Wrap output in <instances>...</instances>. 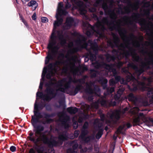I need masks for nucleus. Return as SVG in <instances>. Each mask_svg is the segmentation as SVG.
Instances as JSON below:
<instances>
[{"label":"nucleus","mask_w":153,"mask_h":153,"mask_svg":"<svg viewBox=\"0 0 153 153\" xmlns=\"http://www.w3.org/2000/svg\"><path fill=\"white\" fill-rule=\"evenodd\" d=\"M79 133V131L78 130H75L74 132V137H78Z\"/></svg>","instance_id":"cd10ccee"},{"label":"nucleus","mask_w":153,"mask_h":153,"mask_svg":"<svg viewBox=\"0 0 153 153\" xmlns=\"http://www.w3.org/2000/svg\"><path fill=\"white\" fill-rule=\"evenodd\" d=\"M89 60V58L88 57H85V62H87Z\"/></svg>","instance_id":"ea45409f"},{"label":"nucleus","mask_w":153,"mask_h":153,"mask_svg":"<svg viewBox=\"0 0 153 153\" xmlns=\"http://www.w3.org/2000/svg\"><path fill=\"white\" fill-rule=\"evenodd\" d=\"M35 109L36 111H34V115L32 116L31 120V123L34 128V136H33V133L31 132L27 137L31 141L34 143V148L38 153H40L43 150V148L39 145L42 143L48 145L50 147L61 145L63 141L68 138L67 132L64 131L60 133L58 137L51 136L49 139L48 135H46L44 132L42 133L44 130V126L41 125L37 124V123L39 122V119L42 118V116L40 113H37L38 109L35 107Z\"/></svg>","instance_id":"39448f33"},{"label":"nucleus","mask_w":153,"mask_h":153,"mask_svg":"<svg viewBox=\"0 0 153 153\" xmlns=\"http://www.w3.org/2000/svg\"><path fill=\"white\" fill-rule=\"evenodd\" d=\"M117 136H115V134L113 136V138L115 140L117 138Z\"/></svg>","instance_id":"c03bdc74"},{"label":"nucleus","mask_w":153,"mask_h":153,"mask_svg":"<svg viewBox=\"0 0 153 153\" xmlns=\"http://www.w3.org/2000/svg\"><path fill=\"white\" fill-rule=\"evenodd\" d=\"M83 119L81 117H79L78 120V122L79 123H82V121H83Z\"/></svg>","instance_id":"c9c22d12"},{"label":"nucleus","mask_w":153,"mask_h":153,"mask_svg":"<svg viewBox=\"0 0 153 153\" xmlns=\"http://www.w3.org/2000/svg\"><path fill=\"white\" fill-rule=\"evenodd\" d=\"M145 119V116L143 113H140L138 117L134 119L133 123L134 126L139 125L140 123V120H143Z\"/></svg>","instance_id":"dca6fc26"},{"label":"nucleus","mask_w":153,"mask_h":153,"mask_svg":"<svg viewBox=\"0 0 153 153\" xmlns=\"http://www.w3.org/2000/svg\"><path fill=\"white\" fill-rule=\"evenodd\" d=\"M88 124L87 122H85L84 124L82 130V132L79 136V139L80 140L81 143H87L93 140L95 138V135L93 134L91 135L85 137V136L88 134V131L87 130Z\"/></svg>","instance_id":"9b49d317"},{"label":"nucleus","mask_w":153,"mask_h":153,"mask_svg":"<svg viewBox=\"0 0 153 153\" xmlns=\"http://www.w3.org/2000/svg\"><path fill=\"white\" fill-rule=\"evenodd\" d=\"M79 148L81 149V151L82 152V151L83 152H85L87 151V148H85L84 149V150L82 149V147L81 146V145L80 144L79 146Z\"/></svg>","instance_id":"c85d7f7f"},{"label":"nucleus","mask_w":153,"mask_h":153,"mask_svg":"<svg viewBox=\"0 0 153 153\" xmlns=\"http://www.w3.org/2000/svg\"><path fill=\"white\" fill-rule=\"evenodd\" d=\"M108 54H106L105 56L107 62H114L117 59L118 60L117 62H115L113 64L109 65L106 64L103 61L101 62L96 61L92 63L91 66L94 67L95 69L90 70L91 77L93 78L97 76V81L102 85L104 89H106V91L104 93L105 96L112 93L114 90V87L107 88L108 80L103 77V76L108 74V71H110L112 72L117 82L120 81L122 84H127L128 82L131 81L133 86L131 88L133 91H135L138 89L143 91L147 90H148V97H151L150 94H153V88H148L146 85L145 82H139L134 77H136L138 79L139 76L141 73L145 70L150 68V65H151L150 64H147V61L145 59V57L144 61L143 60V62L146 64L144 67H142L141 62L140 61L136 62L140 63L139 68L138 67L137 65H135L134 63L131 62L128 64V68H124L122 69V72L128 75L126 76V80H125L124 79L121 78L120 76L117 75V71L116 70V68H120L123 63L119 61L120 59H119L117 57L114 60L108 61L106 58V55Z\"/></svg>","instance_id":"f03ea898"},{"label":"nucleus","mask_w":153,"mask_h":153,"mask_svg":"<svg viewBox=\"0 0 153 153\" xmlns=\"http://www.w3.org/2000/svg\"><path fill=\"white\" fill-rule=\"evenodd\" d=\"M108 127L107 126H106L105 127V129L106 130V131H107L108 130Z\"/></svg>","instance_id":"a18cd8bd"},{"label":"nucleus","mask_w":153,"mask_h":153,"mask_svg":"<svg viewBox=\"0 0 153 153\" xmlns=\"http://www.w3.org/2000/svg\"><path fill=\"white\" fill-rule=\"evenodd\" d=\"M16 0V2L17 3H18L17 2V0Z\"/></svg>","instance_id":"09e8293b"},{"label":"nucleus","mask_w":153,"mask_h":153,"mask_svg":"<svg viewBox=\"0 0 153 153\" xmlns=\"http://www.w3.org/2000/svg\"><path fill=\"white\" fill-rule=\"evenodd\" d=\"M94 149L95 153H99V147L97 145H94Z\"/></svg>","instance_id":"bb28decb"},{"label":"nucleus","mask_w":153,"mask_h":153,"mask_svg":"<svg viewBox=\"0 0 153 153\" xmlns=\"http://www.w3.org/2000/svg\"><path fill=\"white\" fill-rule=\"evenodd\" d=\"M74 45V43L72 42H69V44H68V46L69 48H70V49H72V48L73 47ZM73 48H72V49Z\"/></svg>","instance_id":"473e14b6"},{"label":"nucleus","mask_w":153,"mask_h":153,"mask_svg":"<svg viewBox=\"0 0 153 153\" xmlns=\"http://www.w3.org/2000/svg\"><path fill=\"white\" fill-rule=\"evenodd\" d=\"M89 151H91L92 150V147H90L89 148Z\"/></svg>","instance_id":"49530a36"},{"label":"nucleus","mask_w":153,"mask_h":153,"mask_svg":"<svg viewBox=\"0 0 153 153\" xmlns=\"http://www.w3.org/2000/svg\"><path fill=\"white\" fill-rule=\"evenodd\" d=\"M77 58L78 57L76 55H71V61L72 60L73 62H74L75 64V62Z\"/></svg>","instance_id":"b1692460"},{"label":"nucleus","mask_w":153,"mask_h":153,"mask_svg":"<svg viewBox=\"0 0 153 153\" xmlns=\"http://www.w3.org/2000/svg\"><path fill=\"white\" fill-rule=\"evenodd\" d=\"M43 114L44 116V118L40 121L41 123L44 125L49 123L51 120L48 118L50 117V115L46 113H43Z\"/></svg>","instance_id":"a211bd4d"},{"label":"nucleus","mask_w":153,"mask_h":153,"mask_svg":"<svg viewBox=\"0 0 153 153\" xmlns=\"http://www.w3.org/2000/svg\"><path fill=\"white\" fill-rule=\"evenodd\" d=\"M109 85L110 86H113L115 85L117 82L115 81L113 79H111L109 81Z\"/></svg>","instance_id":"a878e982"},{"label":"nucleus","mask_w":153,"mask_h":153,"mask_svg":"<svg viewBox=\"0 0 153 153\" xmlns=\"http://www.w3.org/2000/svg\"><path fill=\"white\" fill-rule=\"evenodd\" d=\"M59 103L60 106H63L64 104V101L63 100H60L59 101Z\"/></svg>","instance_id":"72a5a7b5"},{"label":"nucleus","mask_w":153,"mask_h":153,"mask_svg":"<svg viewBox=\"0 0 153 153\" xmlns=\"http://www.w3.org/2000/svg\"><path fill=\"white\" fill-rule=\"evenodd\" d=\"M78 126V123L76 121H75L73 123V126L75 129H76L77 128Z\"/></svg>","instance_id":"2f4dec72"},{"label":"nucleus","mask_w":153,"mask_h":153,"mask_svg":"<svg viewBox=\"0 0 153 153\" xmlns=\"http://www.w3.org/2000/svg\"><path fill=\"white\" fill-rule=\"evenodd\" d=\"M139 111V109L138 107H134L131 109L130 112L132 114L136 115Z\"/></svg>","instance_id":"4be33fe9"},{"label":"nucleus","mask_w":153,"mask_h":153,"mask_svg":"<svg viewBox=\"0 0 153 153\" xmlns=\"http://www.w3.org/2000/svg\"><path fill=\"white\" fill-rule=\"evenodd\" d=\"M60 63V61H57L54 64H50L48 66V72H47V67H44L42 75V78L40 80L39 88L41 89H42L46 74L47 73L46 76V78L48 79H50L51 77L53 76L56 73L57 70L55 67L56 66L59 65Z\"/></svg>","instance_id":"9d476101"},{"label":"nucleus","mask_w":153,"mask_h":153,"mask_svg":"<svg viewBox=\"0 0 153 153\" xmlns=\"http://www.w3.org/2000/svg\"><path fill=\"white\" fill-rule=\"evenodd\" d=\"M151 98H152V102H153V95L151 96Z\"/></svg>","instance_id":"de8ad7c7"},{"label":"nucleus","mask_w":153,"mask_h":153,"mask_svg":"<svg viewBox=\"0 0 153 153\" xmlns=\"http://www.w3.org/2000/svg\"><path fill=\"white\" fill-rule=\"evenodd\" d=\"M41 21L42 22L45 23L48 21V19L46 17H42L41 19Z\"/></svg>","instance_id":"7c9ffc66"},{"label":"nucleus","mask_w":153,"mask_h":153,"mask_svg":"<svg viewBox=\"0 0 153 153\" xmlns=\"http://www.w3.org/2000/svg\"><path fill=\"white\" fill-rule=\"evenodd\" d=\"M32 18L33 20H35L36 19V15L35 13H34L32 16Z\"/></svg>","instance_id":"e433bc0d"},{"label":"nucleus","mask_w":153,"mask_h":153,"mask_svg":"<svg viewBox=\"0 0 153 153\" xmlns=\"http://www.w3.org/2000/svg\"><path fill=\"white\" fill-rule=\"evenodd\" d=\"M77 142V140H75L70 142V144L72 146V148L67 150V153H77V147L78 144Z\"/></svg>","instance_id":"ddd939ff"},{"label":"nucleus","mask_w":153,"mask_h":153,"mask_svg":"<svg viewBox=\"0 0 153 153\" xmlns=\"http://www.w3.org/2000/svg\"><path fill=\"white\" fill-rule=\"evenodd\" d=\"M100 121V120L99 119H96L95 121H94V123H97L96 125H98L99 122Z\"/></svg>","instance_id":"58836bf2"},{"label":"nucleus","mask_w":153,"mask_h":153,"mask_svg":"<svg viewBox=\"0 0 153 153\" xmlns=\"http://www.w3.org/2000/svg\"><path fill=\"white\" fill-rule=\"evenodd\" d=\"M99 153H100V152H99Z\"/></svg>","instance_id":"864d4df0"},{"label":"nucleus","mask_w":153,"mask_h":153,"mask_svg":"<svg viewBox=\"0 0 153 153\" xmlns=\"http://www.w3.org/2000/svg\"><path fill=\"white\" fill-rule=\"evenodd\" d=\"M74 35L76 37L75 42L77 47L70 49L67 52V54L65 57L67 58L68 62L62 68V72L65 75H68V76L65 78L69 79L71 78L72 81L70 83V87L72 82L77 84L76 88L78 85H81L79 91L83 88L82 85L85 83L86 87L85 91L86 93L89 95L88 99L89 100L91 101L93 99V96H99L100 89L99 87L95 85L94 83L91 81L85 83L86 79L88 77L86 75L83 76L80 79H76L75 78V76L77 74L81 68V66H76L74 62H72L71 61V57H69V54L71 55L77 51L81 50L82 48H85L88 51V56L91 61L92 62L95 61L96 59V55L97 54L98 50L106 52L108 50L106 48L102 45L98 47L96 42H94L89 40L88 42H86L87 39L84 36L79 33H74ZM71 89L73 88H71Z\"/></svg>","instance_id":"7ed1b4c3"},{"label":"nucleus","mask_w":153,"mask_h":153,"mask_svg":"<svg viewBox=\"0 0 153 153\" xmlns=\"http://www.w3.org/2000/svg\"><path fill=\"white\" fill-rule=\"evenodd\" d=\"M140 11L141 12L142 11V9H140Z\"/></svg>","instance_id":"8fccbe9b"},{"label":"nucleus","mask_w":153,"mask_h":153,"mask_svg":"<svg viewBox=\"0 0 153 153\" xmlns=\"http://www.w3.org/2000/svg\"><path fill=\"white\" fill-rule=\"evenodd\" d=\"M29 153H35V151L33 149L31 148L29 150Z\"/></svg>","instance_id":"f704fd0d"},{"label":"nucleus","mask_w":153,"mask_h":153,"mask_svg":"<svg viewBox=\"0 0 153 153\" xmlns=\"http://www.w3.org/2000/svg\"><path fill=\"white\" fill-rule=\"evenodd\" d=\"M67 12L64 8L62 2L58 4L57 10L56 17L57 20L54 22L53 32L51 37V39L49 42L47 47L49 49L48 56L45 60V64H48L50 60H55L56 56L58 55V59H62L65 57L64 53L59 51L60 48L59 44L58 43L56 45L57 39L58 38L60 41V44L62 46L65 45L67 41V39L69 37L66 33L63 34V32L60 31H56V27L60 25L63 22V19L61 17L62 15H66Z\"/></svg>","instance_id":"423d86ee"},{"label":"nucleus","mask_w":153,"mask_h":153,"mask_svg":"<svg viewBox=\"0 0 153 153\" xmlns=\"http://www.w3.org/2000/svg\"><path fill=\"white\" fill-rule=\"evenodd\" d=\"M101 16L103 14V12L102 11H100L99 12Z\"/></svg>","instance_id":"37998d69"},{"label":"nucleus","mask_w":153,"mask_h":153,"mask_svg":"<svg viewBox=\"0 0 153 153\" xmlns=\"http://www.w3.org/2000/svg\"><path fill=\"white\" fill-rule=\"evenodd\" d=\"M149 120L150 122H152V123H153V119L152 118H149Z\"/></svg>","instance_id":"79ce46f5"},{"label":"nucleus","mask_w":153,"mask_h":153,"mask_svg":"<svg viewBox=\"0 0 153 153\" xmlns=\"http://www.w3.org/2000/svg\"><path fill=\"white\" fill-rule=\"evenodd\" d=\"M103 130L101 128L98 131L96 135V137L97 139H99L102 135L103 133Z\"/></svg>","instance_id":"5701e85b"},{"label":"nucleus","mask_w":153,"mask_h":153,"mask_svg":"<svg viewBox=\"0 0 153 153\" xmlns=\"http://www.w3.org/2000/svg\"><path fill=\"white\" fill-rule=\"evenodd\" d=\"M127 98L128 100L131 101L135 105L137 104L138 102H140L139 98L134 96L132 93H130L128 96Z\"/></svg>","instance_id":"f3484780"},{"label":"nucleus","mask_w":153,"mask_h":153,"mask_svg":"<svg viewBox=\"0 0 153 153\" xmlns=\"http://www.w3.org/2000/svg\"><path fill=\"white\" fill-rule=\"evenodd\" d=\"M126 126H127V128H129L131 126V125L130 123H128L126 124H125L123 126H120L117 129L115 133L117 134L121 133L122 130L125 128Z\"/></svg>","instance_id":"6ab92c4d"},{"label":"nucleus","mask_w":153,"mask_h":153,"mask_svg":"<svg viewBox=\"0 0 153 153\" xmlns=\"http://www.w3.org/2000/svg\"><path fill=\"white\" fill-rule=\"evenodd\" d=\"M116 3L118 6V7H114L115 0H96L93 3L88 0H66L65 2L66 9L70 8L72 5H76L78 8L79 13L83 15V18L86 20L88 19L85 15L87 10L91 12L96 11V7L98 6H101L104 10L105 15H109L111 19L109 20L107 17H103L102 19L100 16L99 18L94 13L92 17L97 21L94 26H92L88 22H84L83 25L86 29L85 34L88 36H90L93 34L101 38H107L105 32L109 29L111 30H116L119 33L120 36L124 42L120 43L119 37L113 33V42L111 40L107 41V45L112 48L116 47L117 50L113 49L112 52V55L108 54L106 55L107 60L109 61L114 60L116 57L119 59L125 57L127 58L129 56H132L133 60L134 62H141V66L144 67L146 63L143 62V59L140 57L136 52V50L130 46V40L126 35L127 30L124 28L121 27L122 20L121 19H116L118 14H129L132 11H137L139 7L140 1L137 0L132 3L130 0H116Z\"/></svg>","instance_id":"f257e3e1"},{"label":"nucleus","mask_w":153,"mask_h":153,"mask_svg":"<svg viewBox=\"0 0 153 153\" xmlns=\"http://www.w3.org/2000/svg\"><path fill=\"white\" fill-rule=\"evenodd\" d=\"M74 19L71 17H68L66 19V22L62 25L64 30L69 29L74 23Z\"/></svg>","instance_id":"4468645a"},{"label":"nucleus","mask_w":153,"mask_h":153,"mask_svg":"<svg viewBox=\"0 0 153 153\" xmlns=\"http://www.w3.org/2000/svg\"><path fill=\"white\" fill-rule=\"evenodd\" d=\"M128 107L125 108L122 111L116 110L113 112H108L106 117L102 113L100 115L101 120L102 121H105L106 123L115 124L120 118V114H124L128 110Z\"/></svg>","instance_id":"1a4fd4ad"},{"label":"nucleus","mask_w":153,"mask_h":153,"mask_svg":"<svg viewBox=\"0 0 153 153\" xmlns=\"http://www.w3.org/2000/svg\"><path fill=\"white\" fill-rule=\"evenodd\" d=\"M38 4L35 1L32 0L27 4V6L29 7H31L32 10H35L38 6Z\"/></svg>","instance_id":"aec40b11"},{"label":"nucleus","mask_w":153,"mask_h":153,"mask_svg":"<svg viewBox=\"0 0 153 153\" xmlns=\"http://www.w3.org/2000/svg\"><path fill=\"white\" fill-rule=\"evenodd\" d=\"M128 38H126V39H128L130 42L132 41V45L136 48H139L140 46V43L139 42L134 40V39L135 37L133 33H131L129 34V37L127 36Z\"/></svg>","instance_id":"2eb2a0df"},{"label":"nucleus","mask_w":153,"mask_h":153,"mask_svg":"<svg viewBox=\"0 0 153 153\" xmlns=\"http://www.w3.org/2000/svg\"><path fill=\"white\" fill-rule=\"evenodd\" d=\"M10 151L12 152H15L16 150V147L14 146H12L10 148Z\"/></svg>","instance_id":"c756f323"},{"label":"nucleus","mask_w":153,"mask_h":153,"mask_svg":"<svg viewBox=\"0 0 153 153\" xmlns=\"http://www.w3.org/2000/svg\"><path fill=\"white\" fill-rule=\"evenodd\" d=\"M85 105L86 107V108L85 109H88L90 107V106L87 104H85Z\"/></svg>","instance_id":"a19ab883"},{"label":"nucleus","mask_w":153,"mask_h":153,"mask_svg":"<svg viewBox=\"0 0 153 153\" xmlns=\"http://www.w3.org/2000/svg\"><path fill=\"white\" fill-rule=\"evenodd\" d=\"M144 8L143 11L141 13V14L145 16L146 18L144 19L140 18V15L137 12L132 13L130 17L125 16L122 18L124 22L122 25L124 26L133 25L134 23H138L143 29L149 33L152 37L149 42H146V43L147 46H150L153 48V3L149 1L145 2H142ZM139 52L143 55L148 54V57L145 56V59L147 61V64L153 65V52L150 51L148 53L142 47L140 49Z\"/></svg>","instance_id":"20e7f679"},{"label":"nucleus","mask_w":153,"mask_h":153,"mask_svg":"<svg viewBox=\"0 0 153 153\" xmlns=\"http://www.w3.org/2000/svg\"><path fill=\"white\" fill-rule=\"evenodd\" d=\"M82 68L83 71H87L88 69L87 67L86 66H84L82 67Z\"/></svg>","instance_id":"4c0bfd02"},{"label":"nucleus","mask_w":153,"mask_h":153,"mask_svg":"<svg viewBox=\"0 0 153 153\" xmlns=\"http://www.w3.org/2000/svg\"><path fill=\"white\" fill-rule=\"evenodd\" d=\"M72 81L71 78L69 79L63 78L61 80L57 81L56 79L53 78L51 79L45 84L47 88L45 90L46 94H44L42 92H37L36 93V97L42 98L44 101H48L54 97L58 94V91H60L64 93H66L71 95L74 96L79 91L81 88V85H78L74 90L70 88V83ZM37 98H36L34 105V111H36L35 109L36 108L38 110L37 113H41L38 112L40 110H42L45 106L44 104H38L37 102Z\"/></svg>","instance_id":"0eeeda50"},{"label":"nucleus","mask_w":153,"mask_h":153,"mask_svg":"<svg viewBox=\"0 0 153 153\" xmlns=\"http://www.w3.org/2000/svg\"><path fill=\"white\" fill-rule=\"evenodd\" d=\"M59 120L61 122L62 126L65 128H67L69 127V123L70 121L69 117L65 114L63 112L58 113Z\"/></svg>","instance_id":"f8f14e48"},{"label":"nucleus","mask_w":153,"mask_h":153,"mask_svg":"<svg viewBox=\"0 0 153 153\" xmlns=\"http://www.w3.org/2000/svg\"><path fill=\"white\" fill-rule=\"evenodd\" d=\"M114 127V126H111V127Z\"/></svg>","instance_id":"3c124183"},{"label":"nucleus","mask_w":153,"mask_h":153,"mask_svg":"<svg viewBox=\"0 0 153 153\" xmlns=\"http://www.w3.org/2000/svg\"><path fill=\"white\" fill-rule=\"evenodd\" d=\"M124 90V88L120 86L117 91V94L114 95V99L111 98V100L108 101L106 100V98L105 97H100L97 101L92 104L91 107L97 109L100 105L106 107L108 106L116 105L117 102L118 103L120 102V96Z\"/></svg>","instance_id":"6e6552de"},{"label":"nucleus","mask_w":153,"mask_h":153,"mask_svg":"<svg viewBox=\"0 0 153 153\" xmlns=\"http://www.w3.org/2000/svg\"><path fill=\"white\" fill-rule=\"evenodd\" d=\"M67 111L71 114H74L78 111V109L76 107H69L67 108Z\"/></svg>","instance_id":"412c9836"},{"label":"nucleus","mask_w":153,"mask_h":153,"mask_svg":"<svg viewBox=\"0 0 153 153\" xmlns=\"http://www.w3.org/2000/svg\"><path fill=\"white\" fill-rule=\"evenodd\" d=\"M143 79L144 81H147L148 82V84L149 85L150 84V83L151 82L153 81V79L151 77H150L148 78H147L146 77H143Z\"/></svg>","instance_id":"393cba45"},{"label":"nucleus","mask_w":153,"mask_h":153,"mask_svg":"<svg viewBox=\"0 0 153 153\" xmlns=\"http://www.w3.org/2000/svg\"><path fill=\"white\" fill-rule=\"evenodd\" d=\"M46 109H48L47 108V107H46Z\"/></svg>","instance_id":"603ef678"}]
</instances>
